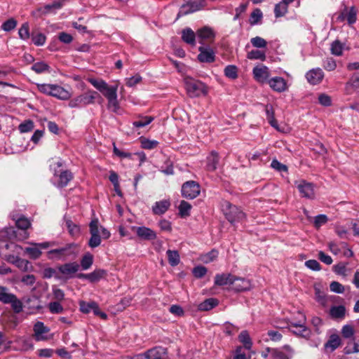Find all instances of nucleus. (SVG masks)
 Listing matches in <instances>:
<instances>
[{"instance_id":"nucleus-1","label":"nucleus","mask_w":359,"mask_h":359,"mask_svg":"<svg viewBox=\"0 0 359 359\" xmlns=\"http://www.w3.org/2000/svg\"><path fill=\"white\" fill-rule=\"evenodd\" d=\"M36 86L41 93L59 100H67L72 97V93L69 90L57 84L38 83Z\"/></svg>"},{"instance_id":"nucleus-2","label":"nucleus","mask_w":359,"mask_h":359,"mask_svg":"<svg viewBox=\"0 0 359 359\" xmlns=\"http://www.w3.org/2000/svg\"><path fill=\"white\" fill-rule=\"evenodd\" d=\"M184 83L187 92L191 97H196L208 94L207 86L201 81L187 77L184 79Z\"/></svg>"},{"instance_id":"nucleus-3","label":"nucleus","mask_w":359,"mask_h":359,"mask_svg":"<svg viewBox=\"0 0 359 359\" xmlns=\"http://www.w3.org/2000/svg\"><path fill=\"white\" fill-rule=\"evenodd\" d=\"M97 95L96 91L88 90L84 93L71 99L68 105L71 108L85 107L89 104H93Z\"/></svg>"},{"instance_id":"nucleus-4","label":"nucleus","mask_w":359,"mask_h":359,"mask_svg":"<svg viewBox=\"0 0 359 359\" xmlns=\"http://www.w3.org/2000/svg\"><path fill=\"white\" fill-rule=\"evenodd\" d=\"M87 81L101 92L107 100L117 97V85L109 86L104 80L95 78H88Z\"/></svg>"},{"instance_id":"nucleus-5","label":"nucleus","mask_w":359,"mask_h":359,"mask_svg":"<svg viewBox=\"0 0 359 359\" xmlns=\"http://www.w3.org/2000/svg\"><path fill=\"white\" fill-rule=\"evenodd\" d=\"M223 210L226 218L231 223L241 222L245 217V214L239 208L228 201L224 202Z\"/></svg>"},{"instance_id":"nucleus-6","label":"nucleus","mask_w":359,"mask_h":359,"mask_svg":"<svg viewBox=\"0 0 359 359\" xmlns=\"http://www.w3.org/2000/svg\"><path fill=\"white\" fill-rule=\"evenodd\" d=\"M76 248V245L75 243H68L62 248L49 250L48 252V257L50 259H65L67 257L75 253Z\"/></svg>"},{"instance_id":"nucleus-7","label":"nucleus","mask_w":359,"mask_h":359,"mask_svg":"<svg viewBox=\"0 0 359 359\" xmlns=\"http://www.w3.org/2000/svg\"><path fill=\"white\" fill-rule=\"evenodd\" d=\"M205 6V0H189L183 4L177 13V19L202 9Z\"/></svg>"},{"instance_id":"nucleus-8","label":"nucleus","mask_w":359,"mask_h":359,"mask_svg":"<svg viewBox=\"0 0 359 359\" xmlns=\"http://www.w3.org/2000/svg\"><path fill=\"white\" fill-rule=\"evenodd\" d=\"M90 238L88 241V245L91 248L98 247L101 244V236L100 235V224L97 219H93L89 224Z\"/></svg>"},{"instance_id":"nucleus-9","label":"nucleus","mask_w":359,"mask_h":359,"mask_svg":"<svg viewBox=\"0 0 359 359\" xmlns=\"http://www.w3.org/2000/svg\"><path fill=\"white\" fill-rule=\"evenodd\" d=\"M181 192L184 198L194 199L200 194V185L195 181H187L182 184Z\"/></svg>"},{"instance_id":"nucleus-10","label":"nucleus","mask_w":359,"mask_h":359,"mask_svg":"<svg viewBox=\"0 0 359 359\" xmlns=\"http://www.w3.org/2000/svg\"><path fill=\"white\" fill-rule=\"evenodd\" d=\"M294 353V349L286 344L272 350V359H292Z\"/></svg>"},{"instance_id":"nucleus-11","label":"nucleus","mask_w":359,"mask_h":359,"mask_svg":"<svg viewBox=\"0 0 359 359\" xmlns=\"http://www.w3.org/2000/svg\"><path fill=\"white\" fill-rule=\"evenodd\" d=\"M295 184L302 197L309 199H313L315 198L314 185L313 183L305 180H300L296 182Z\"/></svg>"},{"instance_id":"nucleus-12","label":"nucleus","mask_w":359,"mask_h":359,"mask_svg":"<svg viewBox=\"0 0 359 359\" xmlns=\"http://www.w3.org/2000/svg\"><path fill=\"white\" fill-rule=\"evenodd\" d=\"M132 229L135 231L137 236L142 240L153 241L157 237L154 230L144 226H133Z\"/></svg>"},{"instance_id":"nucleus-13","label":"nucleus","mask_w":359,"mask_h":359,"mask_svg":"<svg viewBox=\"0 0 359 359\" xmlns=\"http://www.w3.org/2000/svg\"><path fill=\"white\" fill-rule=\"evenodd\" d=\"M165 349L161 346L152 348L144 353L140 354V359H162L165 354Z\"/></svg>"},{"instance_id":"nucleus-14","label":"nucleus","mask_w":359,"mask_h":359,"mask_svg":"<svg viewBox=\"0 0 359 359\" xmlns=\"http://www.w3.org/2000/svg\"><path fill=\"white\" fill-rule=\"evenodd\" d=\"M253 75L256 81L264 83L269 80L270 72L267 67L261 65L253 69Z\"/></svg>"},{"instance_id":"nucleus-15","label":"nucleus","mask_w":359,"mask_h":359,"mask_svg":"<svg viewBox=\"0 0 359 359\" xmlns=\"http://www.w3.org/2000/svg\"><path fill=\"white\" fill-rule=\"evenodd\" d=\"M215 34L213 29L208 27H204L197 32V37L199 39V43L203 44L205 42L213 41Z\"/></svg>"},{"instance_id":"nucleus-16","label":"nucleus","mask_w":359,"mask_h":359,"mask_svg":"<svg viewBox=\"0 0 359 359\" xmlns=\"http://www.w3.org/2000/svg\"><path fill=\"white\" fill-rule=\"evenodd\" d=\"M324 77V73L320 68H315L309 70L306 74L308 82L312 85L320 83Z\"/></svg>"},{"instance_id":"nucleus-17","label":"nucleus","mask_w":359,"mask_h":359,"mask_svg":"<svg viewBox=\"0 0 359 359\" xmlns=\"http://www.w3.org/2000/svg\"><path fill=\"white\" fill-rule=\"evenodd\" d=\"M270 87L276 92L282 93L287 89L286 81L280 76H275L268 81Z\"/></svg>"},{"instance_id":"nucleus-18","label":"nucleus","mask_w":359,"mask_h":359,"mask_svg":"<svg viewBox=\"0 0 359 359\" xmlns=\"http://www.w3.org/2000/svg\"><path fill=\"white\" fill-rule=\"evenodd\" d=\"M235 276L231 273H217L215 276V285L217 286L233 285Z\"/></svg>"},{"instance_id":"nucleus-19","label":"nucleus","mask_w":359,"mask_h":359,"mask_svg":"<svg viewBox=\"0 0 359 359\" xmlns=\"http://www.w3.org/2000/svg\"><path fill=\"white\" fill-rule=\"evenodd\" d=\"M198 50L200 53L198 55V59L200 62L210 63L215 61V53L211 48L201 46Z\"/></svg>"},{"instance_id":"nucleus-20","label":"nucleus","mask_w":359,"mask_h":359,"mask_svg":"<svg viewBox=\"0 0 359 359\" xmlns=\"http://www.w3.org/2000/svg\"><path fill=\"white\" fill-rule=\"evenodd\" d=\"M49 328L44 325L42 322H37L34 326V338L36 341H45L48 338L45 335L49 332Z\"/></svg>"},{"instance_id":"nucleus-21","label":"nucleus","mask_w":359,"mask_h":359,"mask_svg":"<svg viewBox=\"0 0 359 359\" xmlns=\"http://www.w3.org/2000/svg\"><path fill=\"white\" fill-rule=\"evenodd\" d=\"M251 283L249 280L235 276L231 289L236 292H243L250 290Z\"/></svg>"},{"instance_id":"nucleus-22","label":"nucleus","mask_w":359,"mask_h":359,"mask_svg":"<svg viewBox=\"0 0 359 359\" xmlns=\"http://www.w3.org/2000/svg\"><path fill=\"white\" fill-rule=\"evenodd\" d=\"M55 177L57 178L55 185L59 188L66 187L73 178L72 173L69 170H64L58 175L55 174Z\"/></svg>"},{"instance_id":"nucleus-23","label":"nucleus","mask_w":359,"mask_h":359,"mask_svg":"<svg viewBox=\"0 0 359 359\" xmlns=\"http://www.w3.org/2000/svg\"><path fill=\"white\" fill-rule=\"evenodd\" d=\"M170 202L169 200H162L157 201L152 206V212L154 215H161L164 214L170 208Z\"/></svg>"},{"instance_id":"nucleus-24","label":"nucleus","mask_w":359,"mask_h":359,"mask_svg":"<svg viewBox=\"0 0 359 359\" xmlns=\"http://www.w3.org/2000/svg\"><path fill=\"white\" fill-rule=\"evenodd\" d=\"M356 11L352 7L348 11L345 9L339 16L338 20L343 21L346 20L348 23L352 25L356 21Z\"/></svg>"},{"instance_id":"nucleus-25","label":"nucleus","mask_w":359,"mask_h":359,"mask_svg":"<svg viewBox=\"0 0 359 359\" xmlns=\"http://www.w3.org/2000/svg\"><path fill=\"white\" fill-rule=\"evenodd\" d=\"M290 330L297 336L309 339L311 336V331L305 325L294 324V328L289 327Z\"/></svg>"},{"instance_id":"nucleus-26","label":"nucleus","mask_w":359,"mask_h":359,"mask_svg":"<svg viewBox=\"0 0 359 359\" xmlns=\"http://www.w3.org/2000/svg\"><path fill=\"white\" fill-rule=\"evenodd\" d=\"M219 157L218 153L212 151L207 157L206 168L208 171H215L218 166Z\"/></svg>"},{"instance_id":"nucleus-27","label":"nucleus","mask_w":359,"mask_h":359,"mask_svg":"<svg viewBox=\"0 0 359 359\" xmlns=\"http://www.w3.org/2000/svg\"><path fill=\"white\" fill-rule=\"evenodd\" d=\"M60 272L66 276H70L75 273L79 269V265L76 262L67 263L61 265L58 268Z\"/></svg>"},{"instance_id":"nucleus-28","label":"nucleus","mask_w":359,"mask_h":359,"mask_svg":"<svg viewBox=\"0 0 359 359\" xmlns=\"http://www.w3.org/2000/svg\"><path fill=\"white\" fill-rule=\"evenodd\" d=\"M8 304L11 305L12 309L15 313H20L23 309L22 302L17 297L15 294L13 293L8 298V301L6 302V304Z\"/></svg>"},{"instance_id":"nucleus-29","label":"nucleus","mask_w":359,"mask_h":359,"mask_svg":"<svg viewBox=\"0 0 359 359\" xmlns=\"http://www.w3.org/2000/svg\"><path fill=\"white\" fill-rule=\"evenodd\" d=\"M265 112L266 116V119L269 123L277 130H280L278 128V125L277 121L274 117V110L271 104H266L265 106Z\"/></svg>"},{"instance_id":"nucleus-30","label":"nucleus","mask_w":359,"mask_h":359,"mask_svg":"<svg viewBox=\"0 0 359 359\" xmlns=\"http://www.w3.org/2000/svg\"><path fill=\"white\" fill-rule=\"evenodd\" d=\"M218 300L215 298H209L201 302L198 306V309L202 311H210L218 305Z\"/></svg>"},{"instance_id":"nucleus-31","label":"nucleus","mask_w":359,"mask_h":359,"mask_svg":"<svg viewBox=\"0 0 359 359\" xmlns=\"http://www.w3.org/2000/svg\"><path fill=\"white\" fill-rule=\"evenodd\" d=\"M106 273L107 272L105 270L97 269L92 273L85 275V278L89 280L92 283L97 282L101 278H102L106 275Z\"/></svg>"},{"instance_id":"nucleus-32","label":"nucleus","mask_w":359,"mask_h":359,"mask_svg":"<svg viewBox=\"0 0 359 359\" xmlns=\"http://www.w3.org/2000/svg\"><path fill=\"white\" fill-rule=\"evenodd\" d=\"M183 41L189 44L194 45L196 34L190 28L184 29L182 32Z\"/></svg>"},{"instance_id":"nucleus-33","label":"nucleus","mask_w":359,"mask_h":359,"mask_svg":"<svg viewBox=\"0 0 359 359\" xmlns=\"http://www.w3.org/2000/svg\"><path fill=\"white\" fill-rule=\"evenodd\" d=\"M13 219L15 220L16 226L20 229L26 230L31 226L29 219L23 215H20L18 217L13 216Z\"/></svg>"},{"instance_id":"nucleus-34","label":"nucleus","mask_w":359,"mask_h":359,"mask_svg":"<svg viewBox=\"0 0 359 359\" xmlns=\"http://www.w3.org/2000/svg\"><path fill=\"white\" fill-rule=\"evenodd\" d=\"M340 344V337L337 334H332L330 336L327 342L325 344V347L326 348H330V351H333L339 346Z\"/></svg>"},{"instance_id":"nucleus-35","label":"nucleus","mask_w":359,"mask_h":359,"mask_svg":"<svg viewBox=\"0 0 359 359\" xmlns=\"http://www.w3.org/2000/svg\"><path fill=\"white\" fill-rule=\"evenodd\" d=\"M32 70L37 74H42L44 72H50V66L44 62H38L34 63L32 67Z\"/></svg>"},{"instance_id":"nucleus-36","label":"nucleus","mask_w":359,"mask_h":359,"mask_svg":"<svg viewBox=\"0 0 359 359\" xmlns=\"http://www.w3.org/2000/svg\"><path fill=\"white\" fill-rule=\"evenodd\" d=\"M288 9V4L284 1L277 4L274 8V13L276 18H280L285 15Z\"/></svg>"},{"instance_id":"nucleus-37","label":"nucleus","mask_w":359,"mask_h":359,"mask_svg":"<svg viewBox=\"0 0 359 359\" xmlns=\"http://www.w3.org/2000/svg\"><path fill=\"white\" fill-rule=\"evenodd\" d=\"M166 254L168 262L172 266H175L180 263V255L177 250H168Z\"/></svg>"},{"instance_id":"nucleus-38","label":"nucleus","mask_w":359,"mask_h":359,"mask_svg":"<svg viewBox=\"0 0 359 359\" xmlns=\"http://www.w3.org/2000/svg\"><path fill=\"white\" fill-rule=\"evenodd\" d=\"M25 252L27 253L31 259H36L41 255V250L37 245L28 247L25 249Z\"/></svg>"},{"instance_id":"nucleus-39","label":"nucleus","mask_w":359,"mask_h":359,"mask_svg":"<svg viewBox=\"0 0 359 359\" xmlns=\"http://www.w3.org/2000/svg\"><path fill=\"white\" fill-rule=\"evenodd\" d=\"M238 339L243 344L246 349L251 348L252 341L247 331H242L238 336Z\"/></svg>"},{"instance_id":"nucleus-40","label":"nucleus","mask_w":359,"mask_h":359,"mask_svg":"<svg viewBox=\"0 0 359 359\" xmlns=\"http://www.w3.org/2000/svg\"><path fill=\"white\" fill-rule=\"evenodd\" d=\"M218 256V252L216 250H212L210 252L203 254L201 256V261L205 264H208L213 262Z\"/></svg>"},{"instance_id":"nucleus-41","label":"nucleus","mask_w":359,"mask_h":359,"mask_svg":"<svg viewBox=\"0 0 359 359\" xmlns=\"http://www.w3.org/2000/svg\"><path fill=\"white\" fill-rule=\"evenodd\" d=\"M247 57L250 60H260L264 61L266 59V54L265 52L259 50H252L248 53Z\"/></svg>"},{"instance_id":"nucleus-42","label":"nucleus","mask_w":359,"mask_h":359,"mask_svg":"<svg viewBox=\"0 0 359 359\" xmlns=\"http://www.w3.org/2000/svg\"><path fill=\"white\" fill-rule=\"evenodd\" d=\"M154 120V117L152 116H140L139 120H137L133 123V125L135 128H143L147 125H149Z\"/></svg>"},{"instance_id":"nucleus-43","label":"nucleus","mask_w":359,"mask_h":359,"mask_svg":"<svg viewBox=\"0 0 359 359\" xmlns=\"http://www.w3.org/2000/svg\"><path fill=\"white\" fill-rule=\"evenodd\" d=\"M93 256L88 252L83 255L81 260V266L83 270L88 269L93 264Z\"/></svg>"},{"instance_id":"nucleus-44","label":"nucleus","mask_w":359,"mask_h":359,"mask_svg":"<svg viewBox=\"0 0 359 359\" xmlns=\"http://www.w3.org/2000/svg\"><path fill=\"white\" fill-rule=\"evenodd\" d=\"M262 12L259 8H255L250 14V24L255 25L259 23L262 18Z\"/></svg>"},{"instance_id":"nucleus-45","label":"nucleus","mask_w":359,"mask_h":359,"mask_svg":"<svg viewBox=\"0 0 359 359\" xmlns=\"http://www.w3.org/2000/svg\"><path fill=\"white\" fill-rule=\"evenodd\" d=\"M191 205L190 203L185 201H182L179 205V212L181 217H187L190 215Z\"/></svg>"},{"instance_id":"nucleus-46","label":"nucleus","mask_w":359,"mask_h":359,"mask_svg":"<svg viewBox=\"0 0 359 359\" xmlns=\"http://www.w3.org/2000/svg\"><path fill=\"white\" fill-rule=\"evenodd\" d=\"M19 37L22 40H27L29 36V26L28 22H25L22 25L18 30Z\"/></svg>"},{"instance_id":"nucleus-47","label":"nucleus","mask_w":359,"mask_h":359,"mask_svg":"<svg viewBox=\"0 0 359 359\" xmlns=\"http://www.w3.org/2000/svg\"><path fill=\"white\" fill-rule=\"evenodd\" d=\"M346 309L344 306H333L330 309V314L334 318H343Z\"/></svg>"},{"instance_id":"nucleus-48","label":"nucleus","mask_w":359,"mask_h":359,"mask_svg":"<svg viewBox=\"0 0 359 359\" xmlns=\"http://www.w3.org/2000/svg\"><path fill=\"white\" fill-rule=\"evenodd\" d=\"M224 75L231 79H235L238 77V69L234 65H228L224 69Z\"/></svg>"},{"instance_id":"nucleus-49","label":"nucleus","mask_w":359,"mask_h":359,"mask_svg":"<svg viewBox=\"0 0 359 359\" xmlns=\"http://www.w3.org/2000/svg\"><path fill=\"white\" fill-rule=\"evenodd\" d=\"M22 351H28L33 348L32 340L27 338H20L17 341Z\"/></svg>"},{"instance_id":"nucleus-50","label":"nucleus","mask_w":359,"mask_h":359,"mask_svg":"<svg viewBox=\"0 0 359 359\" xmlns=\"http://www.w3.org/2000/svg\"><path fill=\"white\" fill-rule=\"evenodd\" d=\"M80 306V310L81 312L84 313H88L90 311H93V308H96V302H81L79 303Z\"/></svg>"},{"instance_id":"nucleus-51","label":"nucleus","mask_w":359,"mask_h":359,"mask_svg":"<svg viewBox=\"0 0 359 359\" xmlns=\"http://www.w3.org/2000/svg\"><path fill=\"white\" fill-rule=\"evenodd\" d=\"M46 37L42 33H32V41L36 46H43L46 42Z\"/></svg>"},{"instance_id":"nucleus-52","label":"nucleus","mask_w":359,"mask_h":359,"mask_svg":"<svg viewBox=\"0 0 359 359\" xmlns=\"http://www.w3.org/2000/svg\"><path fill=\"white\" fill-rule=\"evenodd\" d=\"M66 226L68 229L69 233L72 236H76L80 233V228L78 225L73 223L70 219L66 221Z\"/></svg>"},{"instance_id":"nucleus-53","label":"nucleus","mask_w":359,"mask_h":359,"mask_svg":"<svg viewBox=\"0 0 359 359\" xmlns=\"http://www.w3.org/2000/svg\"><path fill=\"white\" fill-rule=\"evenodd\" d=\"M160 170L167 175H173L174 170L172 161L169 159H166Z\"/></svg>"},{"instance_id":"nucleus-54","label":"nucleus","mask_w":359,"mask_h":359,"mask_svg":"<svg viewBox=\"0 0 359 359\" xmlns=\"http://www.w3.org/2000/svg\"><path fill=\"white\" fill-rule=\"evenodd\" d=\"M63 5L62 1H55L51 4H46L44 6V10L46 13H50L55 10H58L62 8Z\"/></svg>"},{"instance_id":"nucleus-55","label":"nucleus","mask_w":359,"mask_h":359,"mask_svg":"<svg viewBox=\"0 0 359 359\" xmlns=\"http://www.w3.org/2000/svg\"><path fill=\"white\" fill-rule=\"evenodd\" d=\"M269 339H266L265 341H272L273 342H278L282 339L283 335L278 330H269L267 332Z\"/></svg>"},{"instance_id":"nucleus-56","label":"nucleus","mask_w":359,"mask_h":359,"mask_svg":"<svg viewBox=\"0 0 359 359\" xmlns=\"http://www.w3.org/2000/svg\"><path fill=\"white\" fill-rule=\"evenodd\" d=\"M331 53L333 55L339 56L343 53V46L340 41L336 40L331 45Z\"/></svg>"},{"instance_id":"nucleus-57","label":"nucleus","mask_w":359,"mask_h":359,"mask_svg":"<svg viewBox=\"0 0 359 359\" xmlns=\"http://www.w3.org/2000/svg\"><path fill=\"white\" fill-rule=\"evenodd\" d=\"M250 42L254 47L259 48H266L267 45L266 41L260 36L252 38Z\"/></svg>"},{"instance_id":"nucleus-58","label":"nucleus","mask_w":359,"mask_h":359,"mask_svg":"<svg viewBox=\"0 0 359 359\" xmlns=\"http://www.w3.org/2000/svg\"><path fill=\"white\" fill-rule=\"evenodd\" d=\"M17 21L14 18H10L1 25V29L5 32H10L15 28Z\"/></svg>"},{"instance_id":"nucleus-59","label":"nucleus","mask_w":359,"mask_h":359,"mask_svg":"<svg viewBox=\"0 0 359 359\" xmlns=\"http://www.w3.org/2000/svg\"><path fill=\"white\" fill-rule=\"evenodd\" d=\"M305 322H306V316L302 312L298 311L297 318H292L290 321V327H289L294 328V324L305 325Z\"/></svg>"},{"instance_id":"nucleus-60","label":"nucleus","mask_w":359,"mask_h":359,"mask_svg":"<svg viewBox=\"0 0 359 359\" xmlns=\"http://www.w3.org/2000/svg\"><path fill=\"white\" fill-rule=\"evenodd\" d=\"M34 128V123L31 120H27L19 125L18 129L20 133H27Z\"/></svg>"},{"instance_id":"nucleus-61","label":"nucleus","mask_w":359,"mask_h":359,"mask_svg":"<svg viewBox=\"0 0 359 359\" xmlns=\"http://www.w3.org/2000/svg\"><path fill=\"white\" fill-rule=\"evenodd\" d=\"M11 294L6 287L0 285V302L6 304Z\"/></svg>"},{"instance_id":"nucleus-62","label":"nucleus","mask_w":359,"mask_h":359,"mask_svg":"<svg viewBox=\"0 0 359 359\" xmlns=\"http://www.w3.org/2000/svg\"><path fill=\"white\" fill-rule=\"evenodd\" d=\"M323 67L327 71H333L337 67L336 61L332 57H328L324 60Z\"/></svg>"},{"instance_id":"nucleus-63","label":"nucleus","mask_w":359,"mask_h":359,"mask_svg":"<svg viewBox=\"0 0 359 359\" xmlns=\"http://www.w3.org/2000/svg\"><path fill=\"white\" fill-rule=\"evenodd\" d=\"M330 290L333 292L342 294L344 292V287L337 281H332L330 285Z\"/></svg>"},{"instance_id":"nucleus-64","label":"nucleus","mask_w":359,"mask_h":359,"mask_svg":"<svg viewBox=\"0 0 359 359\" xmlns=\"http://www.w3.org/2000/svg\"><path fill=\"white\" fill-rule=\"evenodd\" d=\"M193 274L197 278H201L207 273V269L203 266H198L193 269Z\"/></svg>"}]
</instances>
